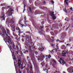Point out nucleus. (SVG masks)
Instances as JSON below:
<instances>
[{
	"label": "nucleus",
	"mask_w": 73,
	"mask_h": 73,
	"mask_svg": "<svg viewBox=\"0 0 73 73\" xmlns=\"http://www.w3.org/2000/svg\"><path fill=\"white\" fill-rule=\"evenodd\" d=\"M16 68H17V69H20L21 68V67L23 65L21 62H18V63H17L16 64Z\"/></svg>",
	"instance_id": "obj_2"
},
{
	"label": "nucleus",
	"mask_w": 73,
	"mask_h": 73,
	"mask_svg": "<svg viewBox=\"0 0 73 73\" xmlns=\"http://www.w3.org/2000/svg\"><path fill=\"white\" fill-rule=\"evenodd\" d=\"M14 66L15 67V70H16H16H17V68H16V64H14Z\"/></svg>",
	"instance_id": "obj_30"
},
{
	"label": "nucleus",
	"mask_w": 73,
	"mask_h": 73,
	"mask_svg": "<svg viewBox=\"0 0 73 73\" xmlns=\"http://www.w3.org/2000/svg\"><path fill=\"white\" fill-rule=\"evenodd\" d=\"M14 59L15 60H16V59H17V58H16L15 57V56H14Z\"/></svg>",
	"instance_id": "obj_50"
},
{
	"label": "nucleus",
	"mask_w": 73,
	"mask_h": 73,
	"mask_svg": "<svg viewBox=\"0 0 73 73\" xmlns=\"http://www.w3.org/2000/svg\"><path fill=\"white\" fill-rule=\"evenodd\" d=\"M16 52L17 53V54L18 55L19 54V53H18V52H19V51H16Z\"/></svg>",
	"instance_id": "obj_40"
},
{
	"label": "nucleus",
	"mask_w": 73,
	"mask_h": 73,
	"mask_svg": "<svg viewBox=\"0 0 73 73\" xmlns=\"http://www.w3.org/2000/svg\"><path fill=\"white\" fill-rule=\"evenodd\" d=\"M42 63V65H44L45 64V63H44V62H43Z\"/></svg>",
	"instance_id": "obj_39"
},
{
	"label": "nucleus",
	"mask_w": 73,
	"mask_h": 73,
	"mask_svg": "<svg viewBox=\"0 0 73 73\" xmlns=\"http://www.w3.org/2000/svg\"><path fill=\"white\" fill-rule=\"evenodd\" d=\"M29 50H32V49L31 48H29Z\"/></svg>",
	"instance_id": "obj_53"
},
{
	"label": "nucleus",
	"mask_w": 73,
	"mask_h": 73,
	"mask_svg": "<svg viewBox=\"0 0 73 73\" xmlns=\"http://www.w3.org/2000/svg\"><path fill=\"white\" fill-rule=\"evenodd\" d=\"M28 9L29 10L30 12H31V13H32V9L31 8V7H28V8L27 9V11L28 12L29 11Z\"/></svg>",
	"instance_id": "obj_12"
},
{
	"label": "nucleus",
	"mask_w": 73,
	"mask_h": 73,
	"mask_svg": "<svg viewBox=\"0 0 73 73\" xmlns=\"http://www.w3.org/2000/svg\"><path fill=\"white\" fill-rule=\"evenodd\" d=\"M21 25H22V27H24V25L23 24H21Z\"/></svg>",
	"instance_id": "obj_56"
},
{
	"label": "nucleus",
	"mask_w": 73,
	"mask_h": 73,
	"mask_svg": "<svg viewBox=\"0 0 73 73\" xmlns=\"http://www.w3.org/2000/svg\"><path fill=\"white\" fill-rule=\"evenodd\" d=\"M33 69V67H32V66H30V69L31 71H32V70Z\"/></svg>",
	"instance_id": "obj_21"
},
{
	"label": "nucleus",
	"mask_w": 73,
	"mask_h": 73,
	"mask_svg": "<svg viewBox=\"0 0 73 73\" xmlns=\"http://www.w3.org/2000/svg\"><path fill=\"white\" fill-rule=\"evenodd\" d=\"M42 49H43V50H44L45 48H44V47H42Z\"/></svg>",
	"instance_id": "obj_47"
},
{
	"label": "nucleus",
	"mask_w": 73,
	"mask_h": 73,
	"mask_svg": "<svg viewBox=\"0 0 73 73\" xmlns=\"http://www.w3.org/2000/svg\"><path fill=\"white\" fill-rule=\"evenodd\" d=\"M67 0H64V2L65 3H66V5H68V2H66Z\"/></svg>",
	"instance_id": "obj_22"
},
{
	"label": "nucleus",
	"mask_w": 73,
	"mask_h": 73,
	"mask_svg": "<svg viewBox=\"0 0 73 73\" xmlns=\"http://www.w3.org/2000/svg\"><path fill=\"white\" fill-rule=\"evenodd\" d=\"M52 17V19H53V20H55L56 19V18L55 17V16L54 15Z\"/></svg>",
	"instance_id": "obj_20"
},
{
	"label": "nucleus",
	"mask_w": 73,
	"mask_h": 73,
	"mask_svg": "<svg viewBox=\"0 0 73 73\" xmlns=\"http://www.w3.org/2000/svg\"><path fill=\"white\" fill-rule=\"evenodd\" d=\"M3 4H1L0 5H1V6H3Z\"/></svg>",
	"instance_id": "obj_51"
},
{
	"label": "nucleus",
	"mask_w": 73,
	"mask_h": 73,
	"mask_svg": "<svg viewBox=\"0 0 73 73\" xmlns=\"http://www.w3.org/2000/svg\"><path fill=\"white\" fill-rule=\"evenodd\" d=\"M24 32L23 31H19L18 33L19 34H18L19 36H20L21 35H22V34H23V33Z\"/></svg>",
	"instance_id": "obj_11"
},
{
	"label": "nucleus",
	"mask_w": 73,
	"mask_h": 73,
	"mask_svg": "<svg viewBox=\"0 0 73 73\" xmlns=\"http://www.w3.org/2000/svg\"><path fill=\"white\" fill-rule=\"evenodd\" d=\"M15 45H13V48H12V47H11V46H10V50L11 49V50H12L13 51H15L16 50V48H15Z\"/></svg>",
	"instance_id": "obj_10"
},
{
	"label": "nucleus",
	"mask_w": 73,
	"mask_h": 73,
	"mask_svg": "<svg viewBox=\"0 0 73 73\" xmlns=\"http://www.w3.org/2000/svg\"><path fill=\"white\" fill-rule=\"evenodd\" d=\"M72 9H73V8H72V7H71L70 8V10H72Z\"/></svg>",
	"instance_id": "obj_54"
},
{
	"label": "nucleus",
	"mask_w": 73,
	"mask_h": 73,
	"mask_svg": "<svg viewBox=\"0 0 73 73\" xmlns=\"http://www.w3.org/2000/svg\"><path fill=\"white\" fill-rule=\"evenodd\" d=\"M51 37L52 38V39H54V37L51 36Z\"/></svg>",
	"instance_id": "obj_46"
},
{
	"label": "nucleus",
	"mask_w": 73,
	"mask_h": 73,
	"mask_svg": "<svg viewBox=\"0 0 73 73\" xmlns=\"http://www.w3.org/2000/svg\"><path fill=\"white\" fill-rule=\"evenodd\" d=\"M24 67H22V66L21 67V69H24Z\"/></svg>",
	"instance_id": "obj_35"
},
{
	"label": "nucleus",
	"mask_w": 73,
	"mask_h": 73,
	"mask_svg": "<svg viewBox=\"0 0 73 73\" xmlns=\"http://www.w3.org/2000/svg\"><path fill=\"white\" fill-rule=\"evenodd\" d=\"M26 52H28V50H26Z\"/></svg>",
	"instance_id": "obj_62"
},
{
	"label": "nucleus",
	"mask_w": 73,
	"mask_h": 73,
	"mask_svg": "<svg viewBox=\"0 0 73 73\" xmlns=\"http://www.w3.org/2000/svg\"><path fill=\"white\" fill-rule=\"evenodd\" d=\"M27 73H29V72H30V71H27Z\"/></svg>",
	"instance_id": "obj_52"
},
{
	"label": "nucleus",
	"mask_w": 73,
	"mask_h": 73,
	"mask_svg": "<svg viewBox=\"0 0 73 73\" xmlns=\"http://www.w3.org/2000/svg\"><path fill=\"white\" fill-rule=\"evenodd\" d=\"M40 27H41V29H43V28H44L43 26L41 27V26H40Z\"/></svg>",
	"instance_id": "obj_44"
},
{
	"label": "nucleus",
	"mask_w": 73,
	"mask_h": 73,
	"mask_svg": "<svg viewBox=\"0 0 73 73\" xmlns=\"http://www.w3.org/2000/svg\"><path fill=\"white\" fill-rule=\"evenodd\" d=\"M65 53H68V50L67 49V51L65 52Z\"/></svg>",
	"instance_id": "obj_33"
},
{
	"label": "nucleus",
	"mask_w": 73,
	"mask_h": 73,
	"mask_svg": "<svg viewBox=\"0 0 73 73\" xmlns=\"http://www.w3.org/2000/svg\"><path fill=\"white\" fill-rule=\"evenodd\" d=\"M16 48H17L18 50L19 49V47H18V46H17Z\"/></svg>",
	"instance_id": "obj_43"
},
{
	"label": "nucleus",
	"mask_w": 73,
	"mask_h": 73,
	"mask_svg": "<svg viewBox=\"0 0 73 73\" xmlns=\"http://www.w3.org/2000/svg\"><path fill=\"white\" fill-rule=\"evenodd\" d=\"M27 22H28V21H25V23H27Z\"/></svg>",
	"instance_id": "obj_48"
},
{
	"label": "nucleus",
	"mask_w": 73,
	"mask_h": 73,
	"mask_svg": "<svg viewBox=\"0 0 73 73\" xmlns=\"http://www.w3.org/2000/svg\"><path fill=\"white\" fill-rule=\"evenodd\" d=\"M53 26H56V24H54Z\"/></svg>",
	"instance_id": "obj_61"
},
{
	"label": "nucleus",
	"mask_w": 73,
	"mask_h": 73,
	"mask_svg": "<svg viewBox=\"0 0 73 73\" xmlns=\"http://www.w3.org/2000/svg\"><path fill=\"white\" fill-rule=\"evenodd\" d=\"M22 41H23V42H24V38H23L22 39Z\"/></svg>",
	"instance_id": "obj_36"
},
{
	"label": "nucleus",
	"mask_w": 73,
	"mask_h": 73,
	"mask_svg": "<svg viewBox=\"0 0 73 73\" xmlns=\"http://www.w3.org/2000/svg\"><path fill=\"white\" fill-rule=\"evenodd\" d=\"M51 3H52V4H54V1H52Z\"/></svg>",
	"instance_id": "obj_42"
},
{
	"label": "nucleus",
	"mask_w": 73,
	"mask_h": 73,
	"mask_svg": "<svg viewBox=\"0 0 73 73\" xmlns=\"http://www.w3.org/2000/svg\"><path fill=\"white\" fill-rule=\"evenodd\" d=\"M62 56H63V57H64V56H65V54H66V53H65V52H62Z\"/></svg>",
	"instance_id": "obj_18"
},
{
	"label": "nucleus",
	"mask_w": 73,
	"mask_h": 73,
	"mask_svg": "<svg viewBox=\"0 0 73 73\" xmlns=\"http://www.w3.org/2000/svg\"><path fill=\"white\" fill-rule=\"evenodd\" d=\"M1 14L3 15V16L0 17V19H2L3 20H5V14H4V12L2 13Z\"/></svg>",
	"instance_id": "obj_7"
},
{
	"label": "nucleus",
	"mask_w": 73,
	"mask_h": 73,
	"mask_svg": "<svg viewBox=\"0 0 73 73\" xmlns=\"http://www.w3.org/2000/svg\"><path fill=\"white\" fill-rule=\"evenodd\" d=\"M31 60H32V61H33V58H31Z\"/></svg>",
	"instance_id": "obj_64"
},
{
	"label": "nucleus",
	"mask_w": 73,
	"mask_h": 73,
	"mask_svg": "<svg viewBox=\"0 0 73 73\" xmlns=\"http://www.w3.org/2000/svg\"><path fill=\"white\" fill-rule=\"evenodd\" d=\"M26 50H25V51H24L23 53H26Z\"/></svg>",
	"instance_id": "obj_55"
},
{
	"label": "nucleus",
	"mask_w": 73,
	"mask_h": 73,
	"mask_svg": "<svg viewBox=\"0 0 73 73\" xmlns=\"http://www.w3.org/2000/svg\"><path fill=\"white\" fill-rule=\"evenodd\" d=\"M16 30L17 31H20V28L19 27H17L16 28Z\"/></svg>",
	"instance_id": "obj_19"
},
{
	"label": "nucleus",
	"mask_w": 73,
	"mask_h": 73,
	"mask_svg": "<svg viewBox=\"0 0 73 73\" xmlns=\"http://www.w3.org/2000/svg\"><path fill=\"white\" fill-rule=\"evenodd\" d=\"M29 65L30 66H32V63H31V62H29Z\"/></svg>",
	"instance_id": "obj_27"
},
{
	"label": "nucleus",
	"mask_w": 73,
	"mask_h": 73,
	"mask_svg": "<svg viewBox=\"0 0 73 73\" xmlns=\"http://www.w3.org/2000/svg\"><path fill=\"white\" fill-rule=\"evenodd\" d=\"M45 56L46 57V61H48V59H50L51 58V55L50 54H49L48 55H46Z\"/></svg>",
	"instance_id": "obj_8"
},
{
	"label": "nucleus",
	"mask_w": 73,
	"mask_h": 73,
	"mask_svg": "<svg viewBox=\"0 0 73 73\" xmlns=\"http://www.w3.org/2000/svg\"><path fill=\"white\" fill-rule=\"evenodd\" d=\"M25 7H26V5H25L24 4V11H26V10L25 9Z\"/></svg>",
	"instance_id": "obj_28"
},
{
	"label": "nucleus",
	"mask_w": 73,
	"mask_h": 73,
	"mask_svg": "<svg viewBox=\"0 0 73 73\" xmlns=\"http://www.w3.org/2000/svg\"><path fill=\"white\" fill-rule=\"evenodd\" d=\"M44 58H45V56L42 55V56H41L39 57V58H38V61H40L39 62H40V61H43Z\"/></svg>",
	"instance_id": "obj_4"
},
{
	"label": "nucleus",
	"mask_w": 73,
	"mask_h": 73,
	"mask_svg": "<svg viewBox=\"0 0 73 73\" xmlns=\"http://www.w3.org/2000/svg\"><path fill=\"white\" fill-rule=\"evenodd\" d=\"M21 54V56H23V53H22Z\"/></svg>",
	"instance_id": "obj_60"
},
{
	"label": "nucleus",
	"mask_w": 73,
	"mask_h": 73,
	"mask_svg": "<svg viewBox=\"0 0 73 73\" xmlns=\"http://www.w3.org/2000/svg\"><path fill=\"white\" fill-rule=\"evenodd\" d=\"M54 46V44H52L51 45V46Z\"/></svg>",
	"instance_id": "obj_57"
},
{
	"label": "nucleus",
	"mask_w": 73,
	"mask_h": 73,
	"mask_svg": "<svg viewBox=\"0 0 73 73\" xmlns=\"http://www.w3.org/2000/svg\"><path fill=\"white\" fill-rule=\"evenodd\" d=\"M5 9V8L4 7H2V9L3 11H4V9Z\"/></svg>",
	"instance_id": "obj_25"
},
{
	"label": "nucleus",
	"mask_w": 73,
	"mask_h": 73,
	"mask_svg": "<svg viewBox=\"0 0 73 73\" xmlns=\"http://www.w3.org/2000/svg\"><path fill=\"white\" fill-rule=\"evenodd\" d=\"M54 33L56 35H57L58 33V32L57 31H54Z\"/></svg>",
	"instance_id": "obj_26"
},
{
	"label": "nucleus",
	"mask_w": 73,
	"mask_h": 73,
	"mask_svg": "<svg viewBox=\"0 0 73 73\" xmlns=\"http://www.w3.org/2000/svg\"><path fill=\"white\" fill-rule=\"evenodd\" d=\"M11 12L12 11H8L6 12L5 13V14H6V15L11 16H12V12Z\"/></svg>",
	"instance_id": "obj_9"
},
{
	"label": "nucleus",
	"mask_w": 73,
	"mask_h": 73,
	"mask_svg": "<svg viewBox=\"0 0 73 73\" xmlns=\"http://www.w3.org/2000/svg\"><path fill=\"white\" fill-rule=\"evenodd\" d=\"M52 61H53V62H54V63H56V62L55 61V60H53Z\"/></svg>",
	"instance_id": "obj_37"
},
{
	"label": "nucleus",
	"mask_w": 73,
	"mask_h": 73,
	"mask_svg": "<svg viewBox=\"0 0 73 73\" xmlns=\"http://www.w3.org/2000/svg\"><path fill=\"white\" fill-rule=\"evenodd\" d=\"M18 62H21V60H20V59H19L18 60Z\"/></svg>",
	"instance_id": "obj_31"
},
{
	"label": "nucleus",
	"mask_w": 73,
	"mask_h": 73,
	"mask_svg": "<svg viewBox=\"0 0 73 73\" xmlns=\"http://www.w3.org/2000/svg\"><path fill=\"white\" fill-rule=\"evenodd\" d=\"M22 37H25V36H22Z\"/></svg>",
	"instance_id": "obj_63"
},
{
	"label": "nucleus",
	"mask_w": 73,
	"mask_h": 73,
	"mask_svg": "<svg viewBox=\"0 0 73 73\" xmlns=\"http://www.w3.org/2000/svg\"><path fill=\"white\" fill-rule=\"evenodd\" d=\"M70 25H69L68 27L66 29V31H68V29L69 28H70Z\"/></svg>",
	"instance_id": "obj_24"
},
{
	"label": "nucleus",
	"mask_w": 73,
	"mask_h": 73,
	"mask_svg": "<svg viewBox=\"0 0 73 73\" xmlns=\"http://www.w3.org/2000/svg\"><path fill=\"white\" fill-rule=\"evenodd\" d=\"M65 40H63V41H60L59 40L57 39V40H56V41H57V42H58V41H59V42H64Z\"/></svg>",
	"instance_id": "obj_17"
},
{
	"label": "nucleus",
	"mask_w": 73,
	"mask_h": 73,
	"mask_svg": "<svg viewBox=\"0 0 73 73\" xmlns=\"http://www.w3.org/2000/svg\"><path fill=\"white\" fill-rule=\"evenodd\" d=\"M36 12H37V11H35V14H36V13H36Z\"/></svg>",
	"instance_id": "obj_58"
},
{
	"label": "nucleus",
	"mask_w": 73,
	"mask_h": 73,
	"mask_svg": "<svg viewBox=\"0 0 73 73\" xmlns=\"http://www.w3.org/2000/svg\"><path fill=\"white\" fill-rule=\"evenodd\" d=\"M35 69L36 70H38V66L37 65L35 66Z\"/></svg>",
	"instance_id": "obj_13"
},
{
	"label": "nucleus",
	"mask_w": 73,
	"mask_h": 73,
	"mask_svg": "<svg viewBox=\"0 0 73 73\" xmlns=\"http://www.w3.org/2000/svg\"><path fill=\"white\" fill-rule=\"evenodd\" d=\"M9 8V9H10V11L11 12H14V10L13 9H12V7L10 6H8L7 7V9H8Z\"/></svg>",
	"instance_id": "obj_14"
},
{
	"label": "nucleus",
	"mask_w": 73,
	"mask_h": 73,
	"mask_svg": "<svg viewBox=\"0 0 73 73\" xmlns=\"http://www.w3.org/2000/svg\"><path fill=\"white\" fill-rule=\"evenodd\" d=\"M29 3H30V4H31V3H32V0H29Z\"/></svg>",
	"instance_id": "obj_29"
},
{
	"label": "nucleus",
	"mask_w": 73,
	"mask_h": 73,
	"mask_svg": "<svg viewBox=\"0 0 73 73\" xmlns=\"http://www.w3.org/2000/svg\"><path fill=\"white\" fill-rule=\"evenodd\" d=\"M16 39V40L17 41V42H18V39Z\"/></svg>",
	"instance_id": "obj_59"
},
{
	"label": "nucleus",
	"mask_w": 73,
	"mask_h": 73,
	"mask_svg": "<svg viewBox=\"0 0 73 73\" xmlns=\"http://www.w3.org/2000/svg\"><path fill=\"white\" fill-rule=\"evenodd\" d=\"M35 53L36 54V55H37L38 54V52H36Z\"/></svg>",
	"instance_id": "obj_38"
},
{
	"label": "nucleus",
	"mask_w": 73,
	"mask_h": 73,
	"mask_svg": "<svg viewBox=\"0 0 73 73\" xmlns=\"http://www.w3.org/2000/svg\"><path fill=\"white\" fill-rule=\"evenodd\" d=\"M60 60H61L62 61H63L62 62V65H64V64H65V61L62 59V58H60Z\"/></svg>",
	"instance_id": "obj_16"
},
{
	"label": "nucleus",
	"mask_w": 73,
	"mask_h": 73,
	"mask_svg": "<svg viewBox=\"0 0 73 73\" xmlns=\"http://www.w3.org/2000/svg\"><path fill=\"white\" fill-rule=\"evenodd\" d=\"M26 42L27 43H31L32 42V40L29 38H26Z\"/></svg>",
	"instance_id": "obj_5"
},
{
	"label": "nucleus",
	"mask_w": 73,
	"mask_h": 73,
	"mask_svg": "<svg viewBox=\"0 0 73 73\" xmlns=\"http://www.w3.org/2000/svg\"><path fill=\"white\" fill-rule=\"evenodd\" d=\"M13 23V20L11 19L9 20L8 19H7L6 21V24L7 25H8V24H12V23Z\"/></svg>",
	"instance_id": "obj_3"
},
{
	"label": "nucleus",
	"mask_w": 73,
	"mask_h": 73,
	"mask_svg": "<svg viewBox=\"0 0 73 73\" xmlns=\"http://www.w3.org/2000/svg\"><path fill=\"white\" fill-rule=\"evenodd\" d=\"M68 46H70V45H69L68 44H67V45H66V47H68Z\"/></svg>",
	"instance_id": "obj_45"
},
{
	"label": "nucleus",
	"mask_w": 73,
	"mask_h": 73,
	"mask_svg": "<svg viewBox=\"0 0 73 73\" xmlns=\"http://www.w3.org/2000/svg\"><path fill=\"white\" fill-rule=\"evenodd\" d=\"M39 50H40V52H43V50H42V48H39Z\"/></svg>",
	"instance_id": "obj_23"
},
{
	"label": "nucleus",
	"mask_w": 73,
	"mask_h": 73,
	"mask_svg": "<svg viewBox=\"0 0 73 73\" xmlns=\"http://www.w3.org/2000/svg\"><path fill=\"white\" fill-rule=\"evenodd\" d=\"M59 62H60V64L61 65H62V63H61V61H59Z\"/></svg>",
	"instance_id": "obj_49"
},
{
	"label": "nucleus",
	"mask_w": 73,
	"mask_h": 73,
	"mask_svg": "<svg viewBox=\"0 0 73 73\" xmlns=\"http://www.w3.org/2000/svg\"><path fill=\"white\" fill-rule=\"evenodd\" d=\"M45 68H48V65H47V64H46L45 66Z\"/></svg>",
	"instance_id": "obj_32"
},
{
	"label": "nucleus",
	"mask_w": 73,
	"mask_h": 73,
	"mask_svg": "<svg viewBox=\"0 0 73 73\" xmlns=\"http://www.w3.org/2000/svg\"><path fill=\"white\" fill-rule=\"evenodd\" d=\"M24 19H25V21H26V16H25L24 17Z\"/></svg>",
	"instance_id": "obj_34"
},
{
	"label": "nucleus",
	"mask_w": 73,
	"mask_h": 73,
	"mask_svg": "<svg viewBox=\"0 0 73 73\" xmlns=\"http://www.w3.org/2000/svg\"><path fill=\"white\" fill-rule=\"evenodd\" d=\"M38 31H39L38 33L40 35H42V34H43V33H44V32H45V31L42 30V29L41 28H39Z\"/></svg>",
	"instance_id": "obj_6"
},
{
	"label": "nucleus",
	"mask_w": 73,
	"mask_h": 73,
	"mask_svg": "<svg viewBox=\"0 0 73 73\" xmlns=\"http://www.w3.org/2000/svg\"><path fill=\"white\" fill-rule=\"evenodd\" d=\"M65 12H66V13H68V12L67 11H66V9H65Z\"/></svg>",
	"instance_id": "obj_41"
},
{
	"label": "nucleus",
	"mask_w": 73,
	"mask_h": 73,
	"mask_svg": "<svg viewBox=\"0 0 73 73\" xmlns=\"http://www.w3.org/2000/svg\"><path fill=\"white\" fill-rule=\"evenodd\" d=\"M2 33H0V35L2 36V37L6 38L7 42H8L9 44H10L11 43H12V41L11 39V37L8 36V35L10 34V31L8 29H6L7 34V31L6 30H5V29L2 28Z\"/></svg>",
	"instance_id": "obj_1"
},
{
	"label": "nucleus",
	"mask_w": 73,
	"mask_h": 73,
	"mask_svg": "<svg viewBox=\"0 0 73 73\" xmlns=\"http://www.w3.org/2000/svg\"><path fill=\"white\" fill-rule=\"evenodd\" d=\"M50 14L51 16H53L54 15V12L52 11V12H50Z\"/></svg>",
	"instance_id": "obj_15"
}]
</instances>
